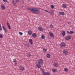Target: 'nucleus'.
<instances>
[{
	"label": "nucleus",
	"instance_id": "nucleus-1",
	"mask_svg": "<svg viewBox=\"0 0 75 75\" xmlns=\"http://www.w3.org/2000/svg\"><path fill=\"white\" fill-rule=\"evenodd\" d=\"M29 10H30L32 12H34V13L35 14H38L40 13V9L38 8H32L29 9Z\"/></svg>",
	"mask_w": 75,
	"mask_h": 75
},
{
	"label": "nucleus",
	"instance_id": "nucleus-2",
	"mask_svg": "<svg viewBox=\"0 0 75 75\" xmlns=\"http://www.w3.org/2000/svg\"><path fill=\"white\" fill-rule=\"evenodd\" d=\"M43 60L42 59H39L38 61V64H36V67L38 68H40L41 67V65L43 63Z\"/></svg>",
	"mask_w": 75,
	"mask_h": 75
},
{
	"label": "nucleus",
	"instance_id": "nucleus-3",
	"mask_svg": "<svg viewBox=\"0 0 75 75\" xmlns=\"http://www.w3.org/2000/svg\"><path fill=\"white\" fill-rule=\"evenodd\" d=\"M40 69L41 70L42 72L43 73V74H44L45 75H51V73L50 72H45V71H44V69H42V68H41Z\"/></svg>",
	"mask_w": 75,
	"mask_h": 75
},
{
	"label": "nucleus",
	"instance_id": "nucleus-4",
	"mask_svg": "<svg viewBox=\"0 0 75 75\" xmlns=\"http://www.w3.org/2000/svg\"><path fill=\"white\" fill-rule=\"evenodd\" d=\"M65 38L66 40H67V41H69V40H71V36H70L68 35L66 36L65 37Z\"/></svg>",
	"mask_w": 75,
	"mask_h": 75
},
{
	"label": "nucleus",
	"instance_id": "nucleus-5",
	"mask_svg": "<svg viewBox=\"0 0 75 75\" xmlns=\"http://www.w3.org/2000/svg\"><path fill=\"white\" fill-rule=\"evenodd\" d=\"M24 67H21V65L19 67V70H21V71H24L25 69Z\"/></svg>",
	"mask_w": 75,
	"mask_h": 75
},
{
	"label": "nucleus",
	"instance_id": "nucleus-6",
	"mask_svg": "<svg viewBox=\"0 0 75 75\" xmlns=\"http://www.w3.org/2000/svg\"><path fill=\"white\" fill-rule=\"evenodd\" d=\"M65 44V43L64 42H62L60 45L62 47H64L66 46Z\"/></svg>",
	"mask_w": 75,
	"mask_h": 75
},
{
	"label": "nucleus",
	"instance_id": "nucleus-7",
	"mask_svg": "<svg viewBox=\"0 0 75 75\" xmlns=\"http://www.w3.org/2000/svg\"><path fill=\"white\" fill-rule=\"evenodd\" d=\"M63 54H65V55H68V51L66 50H64L63 51Z\"/></svg>",
	"mask_w": 75,
	"mask_h": 75
},
{
	"label": "nucleus",
	"instance_id": "nucleus-8",
	"mask_svg": "<svg viewBox=\"0 0 75 75\" xmlns=\"http://www.w3.org/2000/svg\"><path fill=\"white\" fill-rule=\"evenodd\" d=\"M45 11H46L47 12V13H49L50 14H52L54 12V11L53 10H51V12H50V11H48L47 10H45Z\"/></svg>",
	"mask_w": 75,
	"mask_h": 75
},
{
	"label": "nucleus",
	"instance_id": "nucleus-9",
	"mask_svg": "<svg viewBox=\"0 0 75 75\" xmlns=\"http://www.w3.org/2000/svg\"><path fill=\"white\" fill-rule=\"evenodd\" d=\"M25 45L26 47H30V44H29V43L28 42H26Z\"/></svg>",
	"mask_w": 75,
	"mask_h": 75
},
{
	"label": "nucleus",
	"instance_id": "nucleus-10",
	"mask_svg": "<svg viewBox=\"0 0 75 75\" xmlns=\"http://www.w3.org/2000/svg\"><path fill=\"white\" fill-rule=\"evenodd\" d=\"M54 66L55 67H58L59 66V65H58V64L56 63H54L53 64Z\"/></svg>",
	"mask_w": 75,
	"mask_h": 75
},
{
	"label": "nucleus",
	"instance_id": "nucleus-11",
	"mask_svg": "<svg viewBox=\"0 0 75 75\" xmlns=\"http://www.w3.org/2000/svg\"><path fill=\"white\" fill-rule=\"evenodd\" d=\"M7 25L8 28L9 29V30H10V29H11V27L10 26V24H9V23H8V22H7Z\"/></svg>",
	"mask_w": 75,
	"mask_h": 75
},
{
	"label": "nucleus",
	"instance_id": "nucleus-12",
	"mask_svg": "<svg viewBox=\"0 0 75 75\" xmlns=\"http://www.w3.org/2000/svg\"><path fill=\"white\" fill-rule=\"evenodd\" d=\"M59 13L60 15H61V16H64L65 15L64 12H60Z\"/></svg>",
	"mask_w": 75,
	"mask_h": 75
},
{
	"label": "nucleus",
	"instance_id": "nucleus-13",
	"mask_svg": "<svg viewBox=\"0 0 75 75\" xmlns=\"http://www.w3.org/2000/svg\"><path fill=\"white\" fill-rule=\"evenodd\" d=\"M32 36L33 37V38H35L37 36V34L36 33H33L32 34Z\"/></svg>",
	"mask_w": 75,
	"mask_h": 75
},
{
	"label": "nucleus",
	"instance_id": "nucleus-14",
	"mask_svg": "<svg viewBox=\"0 0 75 75\" xmlns=\"http://www.w3.org/2000/svg\"><path fill=\"white\" fill-rule=\"evenodd\" d=\"M29 42L30 44H31V45H32V44H33V40L31 39H29Z\"/></svg>",
	"mask_w": 75,
	"mask_h": 75
},
{
	"label": "nucleus",
	"instance_id": "nucleus-15",
	"mask_svg": "<svg viewBox=\"0 0 75 75\" xmlns=\"http://www.w3.org/2000/svg\"><path fill=\"white\" fill-rule=\"evenodd\" d=\"M1 8L2 9H3V10H4L6 8V7H5V6L3 4H2L1 5Z\"/></svg>",
	"mask_w": 75,
	"mask_h": 75
},
{
	"label": "nucleus",
	"instance_id": "nucleus-16",
	"mask_svg": "<svg viewBox=\"0 0 75 75\" xmlns=\"http://www.w3.org/2000/svg\"><path fill=\"white\" fill-rule=\"evenodd\" d=\"M2 28L4 29V30L5 31V32L6 33H7V29L6 28V27H4V26H3L2 27Z\"/></svg>",
	"mask_w": 75,
	"mask_h": 75
},
{
	"label": "nucleus",
	"instance_id": "nucleus-17",
	"mask_svg": "<svg viewBox=\"0 0 75 75\" xmlns=\"http://www.w3.org/2000/svg\"><path fill=\"white\" fill-rule=\"evenodd\" d=\"M62 35L63 36H65V32L64 31H63L62 32Z\"/></svg>",
	"mask_w": 75,
	"mask_h": 75
},
{
	"label": "nucleus",
	"instance_id": "nucleus-18",
	"mask_svg": "<svg viewBox=\"0 0 75 75\" xmlns=\"http://www.w3.org/2000/svg\"><path fill=\"white\" fill-rule=\"evenodd\" d=\"M32 33H33V32L31 30H29L28 32V34H29V35H31Z\"/></svg>",
	"mask_w": 75,
	"mask_h": 75
},
{
	"label": "nucleus",
	"instance_id": "nucleus-19",
	"mask_svg": "<svg viewBox=\"0 0 75 75\" xmlns=\"http://www.w3.org/2000/svg\"><path fill=\"white\" fill-rule=\"evenodd\" d=\"M38 29L41 31H43V29H42L41 27H38Z\"/></svg>",
	"mask_w": 75,
	"mask_h": 75
},
{
	"label": "nucleus",
	"instance_id": "nucleus-20",
	"mask_svg": "<svg viewBox=\"0 0 75 75\" xmlns=\"http://www.w3.org/2000/svg\"><path fill=\"white\" fill-rule=\"evenodd\" d=\"M52 71L53 72H56L57 71V70L55 69H52Z\"/></svg>",
	"mask_w": 75,
	"mask_h": 75
},
{
	"label": "nucleus",
	"instance_id": "nucleus-21",
	"mask_svg": "<svg viewBox=\"0 0 75 75\" xmlns=\"http://www.w3.org/2000/svg\"><path fill=\"white\" fill-rule=\"evenodd\" d=\"M13 62H15V65H17V60H16V59H13Z\"/></svg>",
	"mask_w": 75,
	"mask_h": 75
},
{
	"label": "nucleus",
	"instance_id": "nucleus-22",
	"mask_svg": "<svg viewBox=\"0 0 75 75\" xmlns=\"http://www.w3.org/2000/svg\"><path fill=\"white\" fill-rule=\"evenodd\" d=\"M49 34L50 36H52V37L54 36V34L53 33H52V32H50Z\"/></svg>",
	"mask_w": 75,
	"mask_h": 75
},
{
	"label": "nucleus",
	"instance_id": "nucleus-23",
	"mask_svg": "<svg viewBox=\"0 0 75 75\" xmlns=\"http://www.w3.org/2000/svg\"><path fill=\"white\" fill-rule=\"evenodd\" d=\"M62 6L63 8H67V5L65 4H63Z\"/></svg>",
	"mask_w": 75,
	"mask_h": 75
},
{
	"label": "nucleus",
	"instance_id": "nucleus-24",
	"mask_svg": "<svg viewBox=\"0 0 75 75\" xmlns=\"http://www.w3.org/2000/svg\"><path fill=\"white\" fill-rule=\"evenodd\" d=\"M42 39H45V36L42 35L41 36Z\"/></svg>",
	"mask_w": 75,
	"mask_h": 75
},
{
	"label": "nucleus",
	"instance_id": "nucleus-25",
	"mask_svg": "<svg viewBox=\"0 0 75 75\" xmlns=\"http://www.w3.org/2000/svg\"><path fill=\"white\" fill-rule=\"evenodd\" d=\"M51 57V55H50V54H48L47 55V57L48 58H50V57Z\"/></svg>",
	"mask_w": 75,
	"mask_h": 75
},
{
	"label": "nucleus",
	"instance_id": "nucleus-26",
	"mask_svg": "<svg viewBox=\"0 0 75 75\" xmlns=\"http://www.w3.org/2000/svg\"><path fill=\"white\" fill-rule=\"evenodd\" d=\"M43 51L44 52H47V49H43Z\"/></svg>",
	"mask_w": 75,
	"mask_h": 75
},
{
	"label": "nucleus",
	"instance_id": "nucleus-27",
	"mask_svg": "<svg viewBox=\"0 0 75 75\" xmlns=\"http://www.w3.org/2000/svg\"><path fill=\"white\" fill-rule=\"evenodd\" d=\"M74 32L73 31H70V34H74Z\"/></svg>",
	"mask_w": 75,
	"mask_h": 75
},
{
	"label": "nucleus",
	"instance_id": "nucleus-28",
	"mask_svg": "<svg viewBox=\"0 0 75 75\" xmlns=\"http://www.w3.org/2000/svg\"><path fill=\"white\" fill-rule=\"evenodd\" d=\"M0 38H3V34L0 33Z\"/></svg>",
	"mask_w": 75,
	"mask_h": 75
},
{
	"label": "nucleus",
	"instance_id": "nucleus-29",
	"mask_svg": "<svg viewBox=\"0 0 75 75\" xmlns=\"http://www.w3.org/2000/svg\"><path fill=\"white\" fill-rule=\"evenodd\" d=\"M27 57H31V54H30V53H29L27 55Z\"/></svg>",
	"mask_w": 75,
	"mask_h": 75
},
{
	"label": "nucleus",
	"instance_id": "nucleus-30",
	"mask_svg": "<svg viewBox=\"0 0 75 75\" xmlns=\"http://www.w3.org/2000/svg\"><path fill=\"white\" fill-rule=\"evenodd\" d=\"M51 7L52 8H54V6L53 5H52L51 6Z\"/></svg>",
	"mask_w": 75,
	"mask_h": 75
},
{
	"label": "nucleus",
	"instance_id": "nucleus-31",
	"mask_svg": "<svg viewBox=\"0 0 75 75\" xmlns=\"http://www.w3.org/2000/svg\"><path fill=\"white\" fill-rule=\"evenodd\" d=\"M4 2H6V3H8L7 0H3Z\"/></svg>",
	"mask_w": 75,
	"mask_h": 75
},
{
	"label": "nucleus",
	"instance_id": "nucleus-32",
	"mask_svg": "<svg viewBox=\"0 0 75 75\" xmlns=\"http://www.w3.org/2000/svg\"><path fill=\"white\" fill-rule=\"evenodd\" d=\"M64 69L65 72H68V69H67V68H65Z\"/></svg>",
	"mask_w": 75,
	"mask_h": 75
},
{
	"label": "nucleus",
	"instance_id": "nucleus-33",
	"mask_svg": "<svg viewBox=\"0 0 75 75\" xmlns=\"http://www.w3.org/2000/svg\"><path fill=\"white\" fill-rule=\"evenodd\" d=\"M12 3L13 4H14L15 5V4H16V3L15 2H14V1H12Z\"/></svg>",
	"mask_w": 75,
	"mask_h": 75
},
{
	"label": "nucleus",
	"instance_id": "nucleus-34",
	"mask_svg": "<svg viewBox=\"0 0 75 75\" xmlns=\"http://www.w3.org/2000/svg\"><path fill=\"white\" fill-rule=\"evenodd\" d=\"M49 27H51L52 28H53L54 26H53L52 25V24H51L50 25Z\"/></svg>",
	"mask_w": 75,
	"mask_h": 75
},
{
	"label": "nucleus",
	"instance_id": "nucleus-35",
	"mask_svg": "<svg viewBox=\"0 0 75 75\" xmlns=\"http://www.w3.org/2000/svg\"><path fill=\"white\" fill-rule=\"evenodd\" d=\"M19 34H20V35H23V33L22 32H19Z\"/></svg>",
	"mask_w": 75,
	"mask_h": 75
},
{
	"label": "nucleus",
	"instance_id": "nucleus-36",
	"mask_svg": "<svg viewBox=\"0 0 75 75\" xmlns=\"http://www.w3.org/2000/svg\"><path fill=\"white\" fill-rule=\"evenodd\" d=\"M16 1L17 2H19V1H20V0H16Z\"/></svg>",
	"mask_w": 75,
	"mask_h": 75
},
{
	"label": "nucleus",
	"instance_id": "nucleus-37",
	"mask_svg": "<svg viewBox=\"0 0 75 75\" xmlns=\"http://www.w3.org/2000/svg\"><path fill=\"white\" fill-rule=\"evenodd\" d=\"M67 33H68V34H70V32H69V31H67Z\"/></svg>",
	"mask_w": 75,
	"mask_h": 75
},
{
	"label": "nucleus",
	"instance_id": "nucleus-38",
	"mask_svg": "<svg viewBox=\"0 0 75 75\" xmlns=\"http://www.w3.org/2000/svg\"><path fill=\"white\" fill-rule=\"evenodd\" d=\"M2 30V28H0V31H1Z\"/></svg>",
	"mask_w": 75,
	"mask_h": 75
},
{
	"label": "nucleus",
	"instance_id": "nucleus-39",
	"mask_svg": "<svg viewBox=\"0 0 75 75\" xmlns=\"http://www.w3.org/2000/svg\"><path fill=\"white\" fill-rule=\"evenodd\" d=\"M68 23V24H69V23H71V22L68 23Z\"/></svg>",
	"mask_w": 75,
	"mask_h": 75
},
{
	"label": "nucleus",
	"instance_id": "nucleus-40",
	"mask_svg": "<svg viewBox=\"0 0 75 75\" xmlns=\"http://www.w3.org/2000/svg\"><path fill=\"white\" fill-rule=\"evenodd\" d=\"M1 27V24H0V28Z\"/></svg>",
	"mask_w": 75,
	"mask_h": 75
},
{
	"label": "nucleus",
	"instance_id": "nucleus-41",
	"mask_svg": "<svg viewBox=\"0 0 75 75\" xmlns=\"http://www.w3.org/2000/svg\"><path fill=\"white\" fill-rule=\"evenodd\" d=\"M29 1H30L31 0H28Z\"/></svg>",
	"mask_w": 75,
	"mask_h": 75
}]
</instances>
